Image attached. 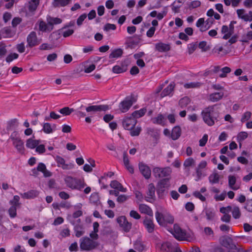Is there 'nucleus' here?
Returning <instances> with one entry per match:
<instances>
[{"instance_id": "f257e3e1", "label": "nucleus", "mask_w": 252, "mask_h": 252, "mask_svg": "<svg viewBox=\"0 0 252 252\" xmlns=\"http://www.w3.org/2000/svg\"><path fill=\"white\" fill-rule=\"evenodd\" d=\"M220 105L215 104L205 108L201 112L203 121L209 126H213L219 121Z\"/></svg>"}, {"instance_id": "f03ea898", "label": "nucleus", "mask_w": 252, "mask_h": 252, "mask_svg": "<svg viewBox=\"0 0 252 252\" xmlns=\"http://www.w3.org/2000/svg\"><path fill=\"white\" fill-rule=\"evenodd\" d=\"M66 186L71 189L82 190L86 186L84 179L66 176L64 178Z\"/></svg>"}, {"instance_id": "7ed1b4c3", "label": "nucleus", "mask_w": 252, "mask_h": 252, "mask_svg": "<svg viewBox=\"0 0 252 252\" xmlns=\"http://www.w3.org/2000/svg\"><path fill=\"white\" fill-rule=\"evenodd\" d=\"M172 234L176 239L180 241H190L193 238L192 234L186 232L177 224L174 225Z\"/></svg>"}, {"instance_id": "20e7f679", "label": "nucleus", "mask_w": 252, "mask_h": 252, "mask_svg": "<svg viewBox=\"0 0 252 252\" xmlns=\"http://www.w3.org/2000/svg\"><path fill=\"white\" fill-rule=\"evenodd\" d=\"M80 248L82 251H90L95 249L98 243L87 236L80 239Z\"/></svg>"}, {"instance_id": "39448f33", "label": "nucleus", "mask_w": 252, "mask_h": 252, "mask_svg": "<svg viewBox=\"0 0 252 252\" xmlns=\"http://www.w3.org/2000/svg\"><path fill=\"white\" fill-rule=\"evenodd\" d=\"M169 178H164L160 180L157 185V193L158 198H163L167 193V189L170 187Z\"/></svg>"}, {"instance_id": "423d86ee", "label": "nucleus", "mask_w": 252, "mask_h": 252, "mask_svg": "<svg viewBox=\"0 0 252 252\" xmlns=\"http://www.w3.org/2000/svg\"><path fill=\"white\" fill-rule=\"evenodd\" d=\"M153 174L156 178H162L170 176L172 173V169L169 167L163 168L156 167L153 169Z\"/></svg>"}, {"instance_id": "0eeeda50", "label": "nucleus", "mask_w": 252, "mask_h": 252, "mask_svg": "<svg viewBox=\"0 0 252 252\" xmlns=\"http://www.w3.org/2000/svg\"><path fill=\"white\" fill-rule=\"evenodd\" d=\"M16 135L17 132H14L11 134L10 136V139L12 140L13 144L17 150V151L19 153L23 154L24 153L25 151L24 142L20 137L16 136Z\"/></svg>"}, {"instance_id": "6e6552de", "label": "nucleus", "mask_w": 252, "mask_h": 252, "mask_svg": "<svg viewBox=\"0 0 252 252\" xmlns=\"http://www.w3.org/2000/svg\"><path fill=\"white\" fill-rule=\"evenodd\" d=\"M27 47L32 48L39 45L41 42V40L38 39L36 33L32 31L27 37Z\"/></svg>"}, {"instance_id": "1a4fd4ad", "label": "nucleus", "mask_w": 252, "mask_h": 252, "mask_svg": "<svg viewBox=\"0 0 252 252\" xmlns=\"http://www.w3.org/2000/svg\"><path fill=\"white\" fill-rule=\"evenodd\" d=\"M108 109V106L105 105H91L85 107L83 105H81L77 110L85 109L87 112H94L101 111H106Z\"/></svg>"}, {"instance_id": "9d476101", "label": "nucleus", "mask_w": 252, "mask_h": 252, "mask_svg": "<svg viewBox=\"0 0 252 252\" xmlns=\"http://www.w3.org/2000/svg\"><path fill=\"white\" fill-rule=\"evenodd\" d=\"M117 221L125 232H129L131 229V223L127 221L125 216H122L118 217L117 219Z\"/></svg>"}, {"instance_id": "9b49d317", "label": "nucleus", "mask_w": 252, "mask_h": 252, "mask_svg": "<svg viewBox=\"0 0 252 252\" xmlns=\"http://www.w3.org/2000/svg\"><path fill=\"white\" fill-rule=\"evenodd\" d=\"M137 123V120L132 116L125 118L123 121V127L127 130H132Z\"/></svg>"}, {"instance_id": "f8f14e48", "label": "nucleus", "mask_w": 252, "mask_h": 252, "mask_svg": "<svg viewBox=\"0 0 252 252\" xmlns=\"http://www.w3.org/2000/svg\"><path fill=\"white\" fill-rule=\"evenodd\" d=\"M39 4V0H30L25 5V8L27 12L32 15L34 14L38 5Z\"/></svg>"}, {"instance_id": "ddd939ff", "label": "nucleus", "mask_w": 252, "mask_h": 252, "mask_svg": "<svg viewBox=\"0 0 252 252\" xmlns=\"http://www.w3.org/2000/svg\"><path fill=\"white\" fill-rule=\"evenodd\" d=\"M133 102L131 98L126 97L120 104V109L122 112L125 113L127 112L132 105Z\"/></svg>"}, {"instance_id": "4468645a", "label": "nucleus", "mask_w": 252, "mask_h": 252, "mask_svg": "<svg viewBox=\"0 0 252 252\" xmlns=\"http://www.w3.org/2000/svg\"><path fill=\"white\" fill-rule=\"evenodd\" d=\"M220 244L223 247L230 249H235V244L233 243L232 239L229 236H224L220 238Z\"/></svg>"}, {"instance_id": "2eb2a0df", "label": "nucleus", "mask_w": 252, "mask_h": 252, "mask_svg": "<svg viewBox=\"0 0 252 252\" xmlns=\"http://www.w3.org/2000/svg\"><path fill=\"white\" fill-rule=\"evenodd\" d=\"M155 187L153 183H151L148 185V191L147 192V196L145 198L146 201L152 202L155 200Z\"/></svg>"}, {"instance_id": "dca6fc26", "label": "nucleus", "mask_w": 252, "mask_h": 252, "mask_svg": "<svg viewBox=\"0 0 252 252\" xmlns=\"http://www.w3.org/2000/svg\"><path fill=\"white\" fill-rule=\"evenodd\" d=\"M38 23L39 26L38 29L40 32H50L53 30V28L49 21L46 23L43 20H39L38 21Z\"/></svg>"}, {"instance_id": "f3484780", "label": "nucleus", "mask_w": 252, "mask_h": 252, "mask_svg": "<svg viewBox=\"0 0 252 252\" xmlns=\"http://www.w3.org/2000/svg\"><path fill=\"white\" fill-rule=\"evenodd\" d=\"M143 224L149 233H153L155 229V224L152 219L146 217L143 221Z\"/></svg>"}, {"instance_id": "a211bd4d", "label": "nucleus", "mask_w": 252, "mask_h": 252, "mask_svg": "<svg viewBox=\"0 0 252 252\" xmlns=\"http://www.w3.org/2000/svg\"><path fill=\"white\" fill-rule=\"evenodd\" d=\"M155 49L159 52H166L170 50L171 47L169 44L160 42L155 44Z\"/></svg>"}, {"instance_id": "6ab92c4d", "label": "nucleus", "mask_w": 252, "mask_h": 252, "mask_svg": "<svg viewBox=\"0 0 252 252\" xmlns=\"http://www.w3.org/2000/svg\"><path fill=\"white\" fill-rule=\"evenodd\" d=\"M139 170L142 174L146 179H149L151 177V171L150 168L146 165L140 163L139 164Z\"/></svg>"}, {"instance_id": "aec40b11", "label": "nucleus", "mask_w": 252, "mask_h": 252, "mask_svg": "<svg viewBox=\"0 0 252 252\" xmlns=\"http://www.w3.org/2000/svg\"><path fill=\"white\" fill-rule=\"evenodd\" d=\"M139 210L141 213L146 214L150 217H153V212L152 209L148 205L141 204L139 205Z\"/></svg>"}, {"instance_id": "412c9836", "label": "nucleus", "mask_w": 252, "mask_h": 252, "mask_svg": "<svg viewBox=\"0 0 252 252\" xmlns=\"http://www.w3.org/2000/svg\"><path fill=\"white\" fill-rule=\"evenodd\" d=\"M139 43V39L134 37H127L126 39V44L130 48H133Z\"/></svg>"}, {"instance_id": "4be33fe9", "label": "nucleus", "mask_w": 252, "mask_h": 252, "mask_svg": "<svg viewBox=\"0 0 252 252\" xmlns=\"http://www.w3.org/2000/svg\"><path fill=\"white\" fill-rule=\"evenodd\" d=\"M175 84L174 82L171 83L167 87H166L161 92L160 95L162 97L171 94L174 89Z\"/></svg>"}, {"instance_id": "5701e85b", "label": "nucleus", "mask_w": 252, "mask_h": 252, "mask_svg": "<svg viewBox=\"0 0 252 252\" xmlns=\"http://www.w3.org/2000/svg\"><path fill=\"white\" fill-rule=\"evenodd\" d=\"M177 249V248H176L175 250H173V247L171 244L169 242L163 243L160 248L161 252H174Z\"/></svg>"}, {"instance_id": "b1692460", "label": "nucleus", "mask_w": 252, "mask_h": 252, "mask_svg": "<svg viewBox=\"0 0 252 252\" xmlns=\"http://www.w3.org/2000/svg\"><path fill=\"white\" fill-rule=\"evenodd\" d=\"M39 192L36 190H31L27 192L21 194V196L26 199H32L37 196Z\"/></svg>"}, {"instance_id": "393cba45", "label": "nucleus", "mask_w": 252, "mask_h": 252, "mask_svg": "<svg viewBox=\"0 0 252 252\" xmlns=\"http://www.w3.org/2000/svg\"><path fill=\"white\" fill-rule=\"evenodd\" d=\"M74 230L75 233V236L79 238L83 236L85 233V228L82 224H76L74 226Z\"/></svg>"}, {"instance_id": "a878e982", "label": "nucleus", "mask_w": 252, "mask_h": 252, "mask_svg": "<svg viewBox=\"0 0 252 252\" xmlns=\"http://www.w3.org/2000/svg\"><path fill=\"white\" fill-rule=\"evenodd\" d=\"M110 187L123 192H126L127 190L126 188H124L122 185L116 180L112 181L111 182Z\"/></svg>"}, {"instance_id": "bb28decb", "label": "nucleus", "mask_w": 252, "mask_h": 252, "mask_svg": "<svg viewBox=\"0 0 252 252\" xmlns=\"http://www.w3.org/2000/svg\"><path fill=\"white\" fill-rule=\"evenodd\" d=\"M181 134V129L180 126H176L173 127L172 130L171 137L174 140L178 139Z\"/></svg>"}, {"instance_id": "cd10ccee", "label": "nucleus", "mask_w": 252, "mask_h": 252, "mask_svg": "<svg viewBox=\"0 0 252 252\" xmlns=\"http://www.w3.org/2000/svg\"><path fill=\"white\" fill-rule=\"evenodd\" d=\"M236 182V178L233 175H229L228 176V185L230 189L233 190H237L239 189V186L235 185Z\"/></svg>"}, {"instance_id": "c85d7f7f", "label": "nucleus", "mask_w": 252, "mask_h": 252, "mask_svg": "<svg viewBox=\"0 0 252 252\" xmlns=\"http://www.w3.org/2000/svg\"><path fill=\"white\" fill-rule=\"evenodd\" d=\"M40 142L39 140H34L32 138H29L26 141V146L30 149H34L39 144Z\"/></svg>"}, {"instance_id": "c756f323", "label": "nucleus", "mask_w": 252, "mask_h": 252, "mask_svg": "<svg viewBox=\"0 0 252 252\" xmlns=\"http://www.w3.org/2000/svg\"><path fill=\"white\" fill-rule=\"evenodd\" d=\"M224 94L223 92L215 93L210 94L209 99L213 102H216L221 99Z\"/></svg>"}, {"instance_id": "7c9ffc66", "label": "nucleus", "mask_w": 252, "mask_h": 252, "mask_svg": "<svg viewBox=\"0 0 252 252\" xmlns=\"http://www.w3.org/2000/svg\"><path fill=\"white\" fill-rule=\"evenodd\" d=\"M70 0H54L52 3L54 7L65 6L70 2Z\"/></svg>"}, {"instance_id": "2f4dec72", "label": "nucleus", "mask_w": 252, "mask_h": 252, "mask_svg": "<svg viewBox=\"0 0 252 252\" xmlns=\"http://www.w3.org/2000/svg\"><path fill=\"white\" fill-rule=\"evenodd\" d=\"M55 160L58 163V166H62V167L63 169H68V165L65 163V160L64 158L60 156H56Z\"/></svg>"}, {"instance_id": "473e14b6", "label": "nucleus", "mask_w": 252, "mask_h": 252, "mask_svg": "<svg viewBox=\"0 0 252 252\" xmlns=\"http://www.w3.org/2000/svg\"><path fill=\"white\" fill-rule=\"evenodd\" d=\"M123 53V51L121 48L115 49L112 51L111 54L109 56L110 59L112 58H118L121 57Z\"/></svg>"}, {"instance_id": "72a5a7b5", "label": "nucleus", "mask_w": 252, "mask_h": 252, "mask_svg": "<svg viewBox=\"0 0 252 252\" xmlns=\"http://www.w3.org/2000/svg\"><path fill=\"white\" fill-rule=\"evenodd\" d=\"M153 123L158 125L163 126L165 124L166 119L161 114L158 115V116L153 119Z\"/></svg>"}, {"instance_id": "f704fd0d", "label": "nucleus", "mask_w": 252, "mask_h": 252, "mask_svg": "<svg viewBox=\"0 0 252 252\" xmlns=\"http://www.w3.org/2000/svg\"><path fill=\"white\" fill-rule=\"evenodd\" d=\"M147 133L150 135L151 137H153L156 140L158 139L159 137V133L158 130L155 129L153 128H147Z\"/></svg>"}, {"instance_id": "c9c22d12", "label": "nucleus", "mask_w": 252, "mask_h": 252, "mask_svg": "<svg viewBox=\"0 0 252 252\" xmlns=\"http://www.w3.org/2000/svg\"><path fill=\"white\" fill-rule=\"evenodd\" d=\"M18 125V122L17 119H12L7 122L6 129L7 130H12L17 126Z\"/></svg>"}, {"instance_id": "e433bc0d", "label": "nucleus", "mask_w": 252, "mask_h": 252, "mask_svg": "<svg viewBox=\"0 0 252 252\" xmlns=\"http://www.w3.org/2000/svg\"><path fill=\"white\" fill-rule=\"evenodd\" d=\"M202 84H203L202 83L199 82H193L186 83L184 84V86L186 89L199 88L202 85Z\"/></svg>"}, {"instance_id": "4c0bfd02", "label": "nucleus", "mask_w": 252, "mask_h": 252, "mask_svg": "<svg viewBox=\"0 0 252 252\" xmlns=\"http://www.w3.org/2000/svg\"><path fill=\"white\" fill-rule=\"evenodd\" d=\"M47 21H49L51 25L54 29V25L61 24L62 22V20L59 18L48 16L47 18Z\"/></svg>"}, {"instance_id": "58836bf2", "label": "nucleus", "mask_w": 252, "mask_h": 252, "mask_svg": "<svg viewBox=\"0 0 252 252\" xmlns=\"http://www.w3.org/2000/svg\"><path fill=\"white\" fill-rule=\"evenodd\" d=\"M147 111L146 108H142L139 110L134 111L132 114V116L135 119L143 116Z\"/></svg>"}, {"instance_id": "ea45409f", "label": "nucleus", "mask_w": 252, "mask_h": 252, "mask_svg": "<svg viewBox=\"0 0 252 252\" xmlns=\"http://www.w3.org/2000/svg\"><path fill=\"white\" fill-rule=\"evenodd\" d=\"M127 67L126 65H122L121 66L119 65H115L112 68V71L114 73H121L126 71Z\"/></svg>"}, {"instance_id": "a19ab883", "label": "nucleus", "mask_w": 252, "mask_h": 252, "mask_svg": "<svg viewBox=\"0 0 252 252\" xmlns=\"http://www.w3.org/2000/svg\"><path fill=\"white\" fill-rule=\"evenodd\" d=\"M90 201L91 203L97 205L99 203V196L97 193H93L91 194L90 197Z\"/></svg>"}, {"instance_id": "79ce46f5", "label": "nucleus", "mask_w": 252, "mask_h": 252, "mask_svg": "<svg viewBox=\"0 0 252 252\" xmlns=\"http://www.w3.org/2000/svg\"><path fill=\"white\" fill-rule=\"evenodd\" d=\"M251 40H252V31H250L246 35H243L240 41L242 42L249 43V41Z\"/></svg>"}, {"instance_id": "37998d69", "label": "nucleus", "mask_w": 252, "mask_h": 252, "mask_svg": "<svg viewBox=\"0 0 252 252\" xmlns=\"http://www.w3.org/2000/svg\"><path fill=\"white\" fill-rule=\"evenodd\" d=\"M232 217L235 219H238L240 218L241 213L240 210L238 207L234 206V207H233V209L232 210Z\"/></svg>"}, {"instance_id": "c03bdc74", "label": "nucleus", "mask_w": 252, "mask_h": 252, "mask_svg": "<svg viewBox=\"0 0 252 252\" xmlns=\"http://www.w3.org/2000/svg\"><path fill=\"white\" fill-rule=\"evenodd\" d=\"M209 180L210 182L212 184L218 183L220 180V176L217 173H213L210 175Z\"/></svg>"}, {"instance_id": "a18cd8bd", "label": "nucleus", "mask_w": 252, "mask_h": 252, "mask_svg": "<svg viewBox=\"0 0 252 252\" xmlns=\"http://www.w3.org/2000/svg\"><path fill=\"white\" fill-rule=\"evenodd\" d=\"M190 102V99L189 97L186 96L181 98L179 102V105L180 106L183 108L186 107Z\"/></svg>"}, {"instance_id": "49530a36", "label": "nucleus", "mask_w": 252, "mask_h": 252, "mask_svg": "<svg viewBox=\"0 0 252 252\" xmlns=\"http://www.w3.org/2000/svg\"><path fill=\"white\" fill-rule=\"evenodd\" d=\"M205 213L206 214V216L207 218V219L208 220H213L215 215V213L214 212L213 209H207L205 210Z\"/></svg>"}, {"instance_id": "de8ad7c7", "label": "nucleus", "mask_w": 252, "mask_h": 252, "mask_svg": "<svg viewBox=\"0 0 252 252\" xmlns=\"http://www.w3.org/2000/svg\"><path fill=\"white\" fill-rule=\"evenodd\" d=\"M134 249L139 252H142L145 248L143 243L139 240H137L134 244Z\"/></svg>"}, {"instance_id": "09e8293b", "label": "nucleus", "mask_w": 252, "mask_h": 252, "mask_svg": "<svg viewBox=\"0 0 252 252\" xmlns=\"http://www.w3.org/2000/svg\"><path fill=\"white\" fill-rule=\"evenodd\" d=\"M195 160L191 158L186 159L184 162V167L187 168L195 165Z\"/></svg>"}, {"instance_id": "8fccbe9b", "label": "nucleus", "mask_w": 252, "mask_h": 252, "mask_svg": "<svg viewBox=\"0 0 252 252\" xmlns=\"http://www.w3.org/2000/svg\"><path fill=\"white\" fill-rule=\"evenodd\" d=\"M155 216L156 220L159 224H163L164 223V218L163 217V215L161 213L158 212H156Z\"/></svg>"}, {"instance_id": "3c124183", "label": "nucleus", "mask_w": 252, "mask_h": 252, "mask_svg": "<svg viewBox=\"0 0 252 252\" xmlns=\"http://www.w3.org/2000/svg\"><path fill=\"white\" fill-rule=\"evenodd\" d=\"M73 111L74 109L73 108H70L68 107H63L59 111L61 114L65 116L69 115Z\"/></svg>"}, {"instance_id": "603ef678", "label": "nucleus", "mask_w": 252, "mask_h": 252, "mask_svg": "<svg viewBox=\"0 0 252 252\" xmlns=\"http://www.w3.org/2000/svg\"><path fill=\"white\" fill-rule=\"evenodd\" d=\"M20 197L18 195H15L13 199L10 201L9 203L13 206L19 207L20 203H19Z\"/></svg>"}, {"instance_id": "864d4df0", "label": "nucleus", "mask_w": 252, "mask_h": 252, "mask_svg": "<svg viewBox=\"0 0 252 252\" xmlns=\"http://www.w3.org/2000/svg\"><path fill=\"white\" fill-rule=\"evenodd\" d=\"M43 130L45 133H51L53 132V129L51 127V124L48 123H46L43 124Z\"/></svg>"}, {"instance_id": "5fc2aeb1", "label": "nucleus", "mask_w": 252, "mask_h": 252, "mask_svg": "<svg viewBox=\"0 0 252 252\" xmlns=\"http://www.w3.org/2000/svg\"><path fill=\"white\" fill-rule=\"evenodd\" d=\"M18 207L11 206L8 209L9 216L12 218H15L17 215V208Z\"/></svg>"}, {"instance_id": "6e6d98bb", "label": "nucleus", "mask_w": 252, "mask_h": 252, "mask_svg": "<svg viewBox=\"0 0 252 252\" xmlns=\"http://www.w3.org/2000/svg\"><path fill=\"white\" fill-rule=\"evenodd\" d=\"M221 71H222V73L219 75V76L220 78H224L226 77L227 74L230 72L231 69L229 67L225 66L221 69Z\"/></svg>"}, {"instance_id": "4d7b16f0", "label": "nucleus", "mask_w": 252, "mask_h": 252, "mask_svg": "<svg viewBox=\"0 0 252 252\" xmlns=\"http://www.w3.org/2000/svg\"><path fill=\"white\" fill-rule=\"evenodd\" d=\"M252 113L250 111H247L245 113H244V114L242 115L241 122L242 123L245 122L246 121L249 120L251 117Z\"/></svg>"}, {"instance_id": "13d9d810", "label": "nucleus", "mask_w": 252, "mask_h": 252, "mask_svg": "<svg viewBox=\"0 0 252 252\" xmlns=\"http://www.w3.org/2000/svg\"><path fill=\"white\" fill-rule=\"evenodd\" d=\"M18 54L17 53L10 54L7 56L6 58V61L7 63L12 62L14 59H17L18 58Z\"/></svg>"}, {"instance_id": "bf43d9fd", "label": "nucleus", "mask_w": 252, "mask_h": 252, "mask_svg": "<svg viewBox=\"0 0 252 252\" xmlns=\"http://www.w3.org/2000/svg\"><path fill=\"white\" fill-rule=\"evenodd\" d=\"M204 23V19L202 18H199L197 20V21L196 23V27H197L198 28H200V30L201 32H203V31H205V29L202 27V25H203Z\"/></svg>"}, {"instance_id": "052dcab7", "label": "nucleus", "mask_w": 252, "mask_h": 252, "mask_svg": "<svg viewBox=\"0 0 252 252\" xmlns=\"http://www.w3.org/2000/svg\"><path fill=\"white\" fill-rule=\"evenodd\" d=\"M116 29V26L114 24H109V23H107L106 24L104 27V30L107 32V31H109L111 30H115Z\"/></svg>"}, {"instance_id": "680f3d73", "label": "nucleus", "mask_w": 252, "mask_h": 252, "mask_svg": "<svg viewBox=\"0 0 252 252\" xmlns=\"http://www.w3.org/2000/svg\"><path fill=\"white\" fill-rule=\"evenodd\" d=\"M198 47L202 49V51H207L209 49V47L207 46V42L204 41L200 42Z\"/></svg>"}, {"instance_id": "e2e57ef3", "label": "nucleus", "mask_w": 252, "mask_h": 252, "mask_svg": "<svg viewBox=\"0 0 252 252\" xmlns=\"http://www.w3.org/2000/svg\"><path fill=\"white\" fill-rule=\"evenodd\" d=\"M16 49L19 53H24L26 50L24 43L22 42V43L17 44L16 46Z\"/></svg>"}, {"instance_id": "0e129e2a", "label": "nucleus", "mask_w": 252, "mask_h": 252, "mask_svg": "<svg viewBox=\"0 0 252 252\" xmlns=\"http://www.w3.org/2000/svg\"><path fill=\"white\" fill-rule=\"evenodd\" d=\"M130 135L132 136H138L139 135L141 128L140 127H137L133 130H130Z\"/></svg>"}, {"instance_id": "69168bd1", "label": "nucleus", "mask_w": 252, "mask_h": 252, "mask_svg": "<svg viewBox=\"0 0 252 252\" xmlns=\"http://www.w3.org/2000/svg\"><path fill=\"white\" fill-rule=\"evenodd\" d=\"M22 22V19L20 17H15L12 21V26L13 28H15Z\"/></svg>"}, {"instance_id": "338daca9", "label": "nucleus", "mask_w": 252, "mask_h": 252, "mask_svg": "<svg viewBox=\"0 0 252 252\" xmlns=\"http://www.w3.org/2000/svg\"><path fill=\"white\" fill-rule=\"evenodd\" d=\"M86 17L87 15L86 14H83L80 15L77 19V25L80 26L82 24L83 22L86 18Z\"/></svg>"}, {"instance_id": "774afa93", "label": "nucleus", "mask_w": 252, "mask_h": 252, "mask_svg": "<svg viewBox=\"0 0 252 252\" xmlns=\"http://www.w3.org/2000/svg\"><path fill=\"white\" fill-rule=\"evenodd\" d=\"M248 137V133L246 132L242 131L238 135V139L239 141H243Z\"/></svg>"}]
</instances>
